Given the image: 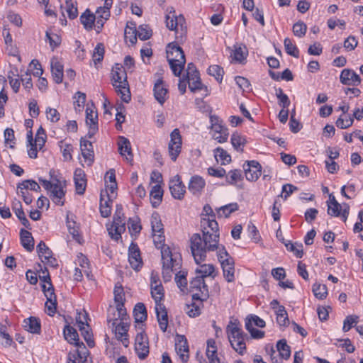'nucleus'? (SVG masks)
Listing matches in <instances>:
<instances>
[{
	"label": "nucleus",
	"mask_w": 363,
	"mask_h": 363,
	"mask_svg": "<svg viewBox=\"0 0 363 363\" xmlns=\"http://www.w3.org/2000/svg\"><path fill=\"white\" fill-rule=\"evenodd\" d=\"M203 211L208 218H201L202 235L194 233L190 238L191 252L198 264L206 259L208 252L215 251L218 248L220 236L218 224L215 220V214L211 207L208 204L205 205Z\"/></svg>",
	"instance_id": "obj_1"
},
{
	"label": "nucleus",
	"mask_w": 363,
	"mask_h": 363,
	"mask_svg": "<svg viewBox=\"0 0 363 363\" xmlns=\"http://www.w3.org/2000/svg\"><path fill=\"white\" fill-rule=\"evenodd\" d=\"M55 171L50 172V181L39 178L41 185L48 191V194L51 200L60 206L65 204V196L67 186L66 180L62 177L55 174Z\"/></svg>",
	"instance_id": "obj_2"
},
{
	"label": "nucleus",
	"mask_w": 363,
	"mask_h": 363,
	"mask_svg": "<svg viewBox=\"0 0 363 363\" xmlns=\"http://www.w3.org/2000/svg\"><path fill=\"white\" fill-rule=\"evenodd\" d=\"M167 58L173 74L179 77L186 62L185 55L182 48L172 42L167 47Z\"/></svg>",
	"instance_id": "obj_3"
},
{
	"label": "nucleus",
	"mask_w": 363,
	"mask_h": 363,
	"mask_svg": "<svg viewBox=\"0 0 363 363\" xmlns=\"http://www.w3.org/2000/svg\"><path fill=\"white\" fill-rule=\"evenodd\" d=\"M227 333L232 347L238 353L243 355L246 351L245 340L249 339L247 335L244 333L238 323L233 321L227 326Z\"/></svg>",
	"instance_id": "obj_4"
},
{
	"label": "nucleus",
	"mask_w": 363,
	"mask_h": 363,
	"mask_svg": "<svg viewBox=\"0 0 363 363\" xmlns=\"http://www.w3.org/2000/svg\"><path fill=\"white\" fill-rule=\"evenodd\" d=\"M128 315L127 314L121 317L114 318L111 319L108 317V322L111 325V327L114 331L116 337L118 340L122 341L124 346L127 347L129 341L126 337L128 335V330L129 328V324L127 322Z\"/></svg>",
	"instance_id": "obj_5"
},
{
	"label": "nucleus",
	"mask_w": 363,
	"mask_h": 363,
	"mask_svg": "<svg viewBox=\"0 0 363 363\" xmlns=\"http://www.w3.org/2000/svg\"><path fill=\"white\" fill-rule=\"evenodd\" d=\"M169 13L166 15V26L172 30H175L176 34H179L180 30V36L182 37L186 33L185 18L182 15L176 16L175 11L172 7L167 9Z\"/></svg>",
	"instance_id": "obj_6"
},
{
	"label": "nucleus",
	"mask_w": 363,
	"mask_h": 363,
	"mask_svg": "<svg viewBox=\"0 0 363 363\" xmlns=\"http://www.w3.org/2000/svg\"><path fill=\"white\" fill-rule=\"evenodd\" d=\"M190 289L192 292V299L203 301L209 296L208 286L202 277H196L190 282Z\"/></svg>",
	"instance_id": "obj_7"
},
{
	"label": "nucleus",
	"mask_w": 363,
	"mask_h": 363,
	"mask_svg": "<svg viewBox=\"0 0 363 363\" xmlns=\"http://www.w3.org/2000/svg\"><path fill=\"white\" fill-rule=\"evenodd\" d=\"M64 337L68 342L78 347L77 351L78 357L88 354V350L82 342H79L78 333L74 328L66 325L64 329Z\"/></svg>",
	"instance_id": "obj_8"
},
{
	"label": "nucleus",
	"mask_w": 363,
	"mask_h": 363,
	"mask_svg": "<svg viewBox=\"0 0 363 363\" xmlns=\"http://www.w3.org/2000/svg\"><path fill=\"white\" fill-rule=\"evenodd\" d=\"M162 260L163 264L162 275L165 281H169L172 277V272L175 269L176 260L174 261L172 254L169 248L162 250Z\"/></svg>",
	"instance_id": "obj_9"
},
{
	"label": "nucleus",
	"mask_w": 363,
	"mask_h": 363,
	"mask_svg": "<svg viewBox=\"0 0 363 363\" xmlns=\"http://www.w3.org/2000/svg\"><path fill=\"white\" fill-rule=\"evenodd\" d=\"M182 137L179 129L175 128L171 133L169 143V153L171 159L175 161L181 152Z\"/></svg>",
	"instance_id": "obj_10"
},
{
	"label": "nucleus",
	"mask_w": 363,
	"mask_h": 363,
	"mask_svg": "<svg viewBox=\"0 0 363 363\" xmlns=\"http://www.w3.org/2000/svg\"><path fill=\"white\" fill-rule=\"evenodd\" d=\"M135 350L140 359H145L149 354V341L147 336L143 333L135 337Z\"/></svg>",
	"instance_id": "obj_11"
},
{
	"label": "nucleus",
	"mask_w": 363,
	"mask_h": 363,
	"mask_svg": "<svg viewBox=\"0 0 363 363\" xmlns=\"http://www.w3.org/2000/svg\"><path fill=\"white\" fill-rule=\"evenodd\" d=\"M243 169L245 177L248 181L255 182L261 175L262 167L257 161H247L243 164Z\"/></svg>",
	"instance_id": "obj_12"
},
{
	"label": "nucleus",
	"mask_w": 363,
	"mask_h": 363,
	"mask_svg": "<svg viewBox=\"0 0 363 363\" xmlns=\"http://www.w3.org/2000/svg\"><path fill=\"white\" fill-rule=\"evenodd\" d=\"M86 123L89 126L87 135L91 138L98 130V114L92 107L87 106L86 108Z\"/></svg>",
	"instance_id": "obj_13"
},
{
	"label": "nucleus",
	"mask_w": 363,
	"mask_h": 363,
	"mask_svg": "<svg viewBox=\"0 0 363 363\" xmlns=\"http://www.w3.org/2000/svg\"><path fill=\"white\" fill-rule=\"evenodd\" d=\"M128 261L131 267L135 270H139L143 266L140 250L137 245L133 243L129 247Z\"/></svg>",
	"instance_id": "obj_14"
},
{
	"label": "nucleus",
	"mask_w": 363,
	"mask_h": 363,
	"mask_svg": "<svg viewBox=\"0 0 363 363\" xmlns=\"http://www.w3.org/2000/svg\"><path fill=\"white\" fill-rule=\"evenodd\" d=\"M175 350L183 362L189 359V345L184 335H177L175 342Z\"/></svg>",
	"instance_id": "obj_15"
},
{
	"label": "nucleus",
	"mask_w": 363,
	"mask_h": 363,
	"mask_svg": "<svg viewBox=\"0 0 363 363\" xmlns=\"http://www.w3.org/2000/svg\"><path fill=\"white\" fill-rule=\"evenodd\" d=\"M169 186L170 192L174 199L179 200L183 199L186 192V187L178 175L170 180Z\"/></svg>",
	"instance_id": "obj_16"
},
{
	"label": "nucleus",
	"mask_w": 363,
	"mask_h": 363,
	"mask_svg": "<svg viewBox=\"0 0 363 363\" xmlns=\"http://www.w3.org/2000/svg\"><path fill=\"white\" fill-rule=\"evenodd\" d=\"M113 294L118 317H124V315H126V309L124 307L125 294L123 286L121 285H116Z\"/></svg>",
	"instance_id": "obj_17"
},
{
	"label": "nucleus",
	"mask_w": 363,
	"mask_h": 363,
	"mask_svg": "<svg viewBox=\"0 0 363 363\" xmlns=\"http://www.w3.org/2000/svg\"><path fill=\"white\" fill-rule=\"evenodd\" d=\"M153 91L155 99L162 105L168 98V89L162 78L158 79L155 83Z\"/></svg>",
	"instance_id": "obj_18"
},
{
	"label": "nucleus",
	"mask_w": 363,
	"mask_h": 363,
	"mask_svg": "<svg viewBox=\"0 0 363 363\" xmlns=\"http://www.w3.org/2000/svg\"><path fill=\"white\" fill-rule=\"evenodd\" d=\"M84 319L82 320L81 314L79 313L78 316L76 318L77 323L78 324V327L79 330L81 331V334L83 336L84 340L86 342L88 346L89 347H93L94 346V341L92 338V334L89 332V326L88 324H85L86 316L84 315Z\"/></svg>",
	"instance_id": "obj_19"
},
{
	"label": "nucleus",
	"mask_w": 363,
	"mask_h": 363,
	"mask_svg": "<svg viewBox=\"0 0 363 363\" xmlns=\"http://www.w3.org/2000/svg\"><path fill=\"white\" fill-rule=\"evenodd\" d=\"M248 55L247 47L242 43H237L233 45L230 52V57L236 62L242 63Z\"/></svg>",
	"instance_id": "obj_20"
},
{
	"label": "nucleus",
	"mask_w": 363,
	"mask_h": 363,
	"mask_svg": "<svg viewBox=\"0 0 363 363\" xmlns=\"http://www.w3.org/2000/svg\"><path fill=\"white\" fill-rule=\"evenodd\" d=\"M74 181L76 192L80 195L84 194L86 186V179L85 173L82 169L78 168L74 171Z\"/></svg>",
	"instance_id": "obj_21"
},
{
	"label": "nucleus",
	"mask_w": 363,
	"mask_h": 363,
	"mask_svg": "<svg viewBox=\"0 0 363 363\" xmlns=\"http://www.w3.org/2000/svg\"><path fill=\"white\" fill-rule=\"evenodd\" d=\"M151 295L155 300L156 305L160 303V301L164 298V289L160 281L155 277L151 278Z\"/></svg>",
	"instance_id": "obj_22"
},
{
	"label": "nucleus",
	"mask_w": 363,
	"mask_h": 363,
	"mask_svg": "<svg viewBox=\"0 0 363 363\" xmlns=\"http://www.w3.org/2000/svg\"><path fill=\"white\" fill-rule=\"evenodd\" d=\"M80 147L83 157L88 162V165H91L94 157L92 143L84 138H81Z\"/></svg>",
	"instance_id": "obj_23"
},
{
	"label": "nucleus",
	"mask_w": 363,
	"mask_h": 363,
	"mask_svg": "<svg viewBox=\"0 0 363 363\" xmlns=\"http://www.w3.org/2000/svg\"><path fill=\"white\" fill-rule=\"evenodd\" d=\"M206 185L205 180L200 176H194L189 183V190L194 195L199 196L203 191Z\"/></svg>",
	"instance_id": "obj_24"
},
{
	"label": "nucleus",
	"mask_w": 363,
	"mask_h": 363,
	"mask_svg": "<svg viewBox=\"0 0 363 363\" xmlns=\"http://www.w3.org/2000/svg\"><path fill=\"white\" fill-rule=\"evenodd\" d=\"M50 66L53 80L57 84L62 83L64 76L63 65L57 58H52L51 60Z\"/></svg>",
	"instance_id": "obj_25"
},
{
	"label": "nucleus",
	"mask_w": 363,
	"mask_h": 363,
	"mask_svg": "<svg viewBox=\"0 0 363 363\" xmlns=\"http://www.w3.org/2000/svg\"><path fill=\"white\" fill-rule=\"evenodd\" d=\"M118 151L122 156H126L128 161L133 160V153L130 143L128 138L120 136L118 142Z\"/></svg>",
	"instance_id": "obj_26"
},
{
	"label": "nucleus",
	"mask_w": 363,
	"mask_h": 363,
	"mask_svg": "<svg viewBox=\"0 0 363 363\" xmlns=\"http://www.w3.org/2000/svg\"><path fill=\"white\" fill-rule=\"evenodd\" d=\"M360 82L359 76L354 71L347 69L342 70V84L355 86Z\"/></svg>",
	"instance_id": "obj_27"
},
{
	"label": "nucleus",
	"mask_w": 363,
	"mask_h": 363,
	"mask_svg": "<svg viewBox=\"0 0 363 363\" xmlns=\"http://www.w3.org/2000/svg\"><path fill=\"white\" fill-rule=\"evenodd\" d=\"M218 248L215 250H218V259L220 262L221 267L235 264L233 258L228 254L225 247L222 245H219V242H218Z\"/></svg>",
	"instance_id": "obj_28"
},
{
	"label": "nucleus",
	"mask_w": 363,
	"mask_h": 363,
	"mask_svg": "<svg viewBox=\"0 0 363 363\" xmlns=\"http://www.w3.org/2000/svg\"><path fill=\"white\" fill-rule=\"evenodd\" d=\"M155 311L159 326L163 332H165L168 325L167 313L165 308L162 304L157 303V305L155 306Z\"/></svg>",
	"instance_id": "obj_29"
},
{
	"label": "nucleus",
	"mask_w": 363,
	"mask_h": 363,
	"mask_svg": "<svg viewBox=\"0 0 363 363\" xmlns=\"http://www.w3.org/2000/svg\"><path fill=\"white\" fill-rule=\"evenodd\" d=\"M20 235L23 247L28 252L33 251L34 249V239L32 234L26 230L21 229Z\"/></svg>",
	"instance_id": "obj_30"
},
{
	"label": "nucleus",
	"mask_w": 363,
	"mask_h": 363,
	"mask_svg": "<svg viewBox=\"0 0 363 363\" xmlns=\"http://www.w3.org/2000/svg\"><path fill=\"white\" fill-rule=\"evenodd\" d=\"M24 328L31 333L39 334L40 333L41 325L39 319L35 317H30L23 321Z\"/></svg>",
	"instance_id": "obj_31"
},
{
	"label": "nucleus",
	"mask_w": 363,
	"mask_h": 363,
	"mask_svg": "<svg viewBox=\"0 0 363 363\" xmlns=\"http://www.w3.org/2000/svg\"><path fill=\"white\" fill-rule=\"evenodd\" d=\"M105 194L103 191L101 192V200H100V213L102 217L107 218L111 215L113 199L112 196H108L106 200L104 199Z\"/></svg>",
	"instance_id": "obj_32"
},
{
	"label": "nucleus",
	"mask_w": 363,
	"mask_h": 363,
	"mask_svg": "<svg viewBox=\"0 0 363 363\" xmlns=\"http://www.w3.org/2000/svg\"><path fill=\"white\" fill-rule=\"evenodd\" d=\"M206 353L210 363H220V359L217 356V347L214 340L210 339L207 341Z\"/></svg>",
	"instance_id": "obj_33"
},
{
	"label": "nucleus",
	"mask_w": 363,
	"mask_h": 363,
	"mask_svg": "<svg viewBox=\"0 0 363 363\" xmlns=\"http://www.w3.org/2000/svg\"><path fill=\"white\" fill-rule=\"evenodd\" d=\"M113 86H115L116 91L118 94H121V98L122 101L125 103L129 102L130 100V94L129 88L128 86V82L125 78L123 79V82L121 84H116L112 83Z\"/></svg>",
	"instance_id": "obj_34"
},
{
	"label": "nucleus",
	"mask_w": 363,
	"mask_h": 363,
	"mask_svg": "<svg viewBox=\"0 0 363 363\" xmlns=\"http://www.w3.org/2000/svg\"><path fill=\"white\" fill-rule=\"evenodd\" d=\"M61 9L62 10V14L64 15L63 10H65L70 19H74L78 16L76 0H65V4L61 6Z\"/></svg>",
	"instance_id": "obj_35"
},
{
	"label": "nucleus",
	"mask_w": 363,
	"mask_h": 363,
	"mask_svg": "<svg viewBox=\"0 0 363 363\" xmlns=\"http://www.w3.org/2000/svg\"><path fill=\"white\" fill-rule=\"evenodd\" d=\"M150 195L151 199H153L151 201L152 207L157 208L160 204L163 196V190L160 185H155L152 188Z\"/></svg>",
	"instance_id": "obj_36"
},
{
	"label": "nucleus",
	"mask_w": 363,
	"mask_h": 363,
	"mask_svg": "<svg viewBox=\"0 0 363 363\" xmlns=\"http://www.w3.org/2000/svg\"><path fill=\"white\" fill-rule=\"evenodd\" d=\"M133 315L136 323H143L147 319V311L143 303L135 305L133 310Z\"/></svg>",
	"instance_id": "obj_37"
},
{
	"label": "nucleus",
	"mask_w": 363,
	"mask_h": 363,
	"mask_svg": "<svg viewBox=\"0 0 363 363\" xmlns=\"http://www.w3.org/2000/svg\"><path fill=\"white\" fill-rule=\"evenodd\" d=\"M130 25L128 24L125 28V39L126 41H129L131 45H134L137 42V29L135 24L130 23Z\"/></svg>",
	"instance_id": "obj_38"
},
{
	"label": "nucleus",
	"mask_w": 363,
	"mask_h": 363,
	"mask_svg": "<svg viewBox=\"0 0 363 363\" xmlns=\"http://www.w3.org/2000/svg\"><path fill=\"white\" fill-rule=\"evenodd\" d=\"M95 20V16L93 13H91L88 10L83 13L80 16L81 23L87 30L92 29Z\"/></svg>",
	"instance_id": "obj_39"
},
{
	"label": "nucleus",
	"mask_w": 363,
	"mask_h": 363,
	"mask_svg": "<svg viewBox=\"0 0 363 363\" xmlns=\"http://www.w3.org/2000/svg\"><path fill=\"white\" fill-rule=\"evenodd\" d=\"M113 223H116V225H119V229L121 230H125V217L123 213V207L121 205H117L116 212L113 216Z\"/></svg>",
	"instance_id": "obj_40"
},
{
	"label": "nucleus",
	"mask_w": 363,
	"mask_h": 363,
	"mask_svg": "<svg viewBox=\"0 0 363 363\" xmlns=\"http://www.w3.org/2000/svg\"><path fill=\"white\" fill-rule=\"evenodd\" d=\"M231 143L236 150L242 152L243 147L246 143V139L240 134L234 133L231 136Z\"/></svg>",
	"instance_id": "obj_41"
},
{
	"label": "nucleus",
	"mask_w": 363,
	"mask_h": 363,
	"mask_svg": "<svg viewBox=\"0 0 363 363\" xmlns=\"http://www.w3.org/2000/svg\"><path fill=\"white\" fill-rule=\"evenodd\" d=\"M150 223L152 227V233L164 231L163 224L162 223L160 216L158 213L154 212L150 218Z\"/></svg>",
	"instance_id": "obj_42"
},
{
	"label": "nucleus",
	"mask_w": 363,
	"mask_h": 363,
	"mask_svg": "<svg viewBox=\"0 0 363 363\" xmlns=\"http://www.w3.org/2000/svg\"><path fill=\"white\" fill-rule=\"evenodd\" d=\"M214 157L217 162H220L221 164H228L231 161L230 155L223 148L217 147L215 150Z\"/></svg>",
	"instance_id": "obj_43"
},
{
	"label": "nucleus",
	"mask_w": 363,
	"mask_h": 363,
	"mask_svg": "<svg viewBox=\"0 0 363 363\" xmlns=\"http://www.w3.org/2000/svg\"><path fill=\"white\" fill-rule=\"evenodd\" d=\"M277 347L281 358L287 359L290 357V347L287 345L286 340L282 339L278 341Z\"/></svg>",
	"instance_id": "obj_44"
},
{
	"label": "nucleus",
	"mask_w": 363,
	"mask_h": 363,
	"mask_svg": "<svg viewBox=\"0 0 363 363\" xmlns=\"http://www.w3.org/2000/svg\"><path fill=\"white\" fill-rule=\"evenodd\" d=\"M123 79H126V74L123 69V67H119V65H116V67L113 69L112 72V81L113 83L116 84H121L123 82Z\"/></svg>",
	"instance_id": "obj_45"
},
{
	"label": "nucleus",
	"mask_w": 363,
	"mask_h": 363,
	"mask_svg": "<svg viewBox=\"0 0 363 363\" xmlns=\"http://www.w3.org/2000/svg\"><path fill=\"white\" fill-rule=\"evenodd\" d=\"M238 209L237 203H231L228 205L221 206L218 209V214L220 217H228L232 213Z\"/></svg>",
	"instance_id": "obj_46"
},
{
	"label": "nucleus",
	"mask_w": 363,
	"mask_h": 363,
	"mask_svg": "<svg viewBox=\"0 0 363 363\" xmlns=\"http://www.w3.org/2000/svg\"><path fill=\"white\" fill-rule=\"evenodd\" d=\"M196 272L198 274H200L203 279L207 277H215V268L213 264H202L199 267V269H196Z\"/></svg>",
	"instance_id": "obj_47"
},
{
	"label": "nucleus",
	"mask_w": 363,
	"mask_h": 363,
	"mask_svg": "<svg viewBox=\"0 0 363 363\" xmlns=\"http://www.w3.org/2000/svg\"><path fill=\"white\" fill-rule=\"evenodd\" d=\"M359 316L357 315H347L343 322L342 330L345 332L349 331L352 328L355 327L359 322Z\"/></svg>",
	"instance_id": "obj_48"
},
{
	"label": "nucleus",
	"mask_w": 363,
	"mask_h": 363,
	"mask_svg": "<svg viewBox=\"0 0 363 363\" xmlns=\"http://www.w3.org/2000/svg\"><path fill=\"white\" fill-rule=\"evenodd\" d=\"M284 48L286 53L291 56L298 58L299 57V51L297 47L293 44L291 39L286 38L284 41Z\"/></svg>",
	"instance_id": "obj_49"
},
{
	"label": "nucleus",
	"mask_w": 363,
	"mask_h": 363,
	"mask_svg": "<svg viewBox=\"0 0 363 363\" xmlns=\"http://www.w3.org/2000/svg\"><path fill=\"white\" fill-rule=\"evenodd\" d=\"M152 236L153 242L155 247L158 249H161V252L162 251V250L169 248V247L164 245L165 236L164 235V231H162V233H152Z\"/></svg>",
	"instance_id": "obj_50"
},
{
	"label": "nucleus",
	"mask_w": 363,
	"mask_h": 363,
	"mask_svg": "<svg viewBox=\"0 0 363 363\" xmlns=\"http://www.w3.org/2000/svg\"><path fill=\"white\" fill-rule=\"evenodd\" d=\"M242 179L241 170L234 169L230 171L226 175V182L231 185L235 184L238 182Z\"/></svg>",
	"instance_id": "obj_51"
},
{
	"label": "nucleus",
	"mask_w": 363,
	"mask_h": 363,
	"mask_svg": "<svg viewBox=\"0 0 363 363\" xmlns=\"http://www.w3.org/2000/svg\"><path fill=\"white\" fill-rule=\"evenodd\" d=\"M37 252L42 262H45L43 259L52 254V250L43 241H40L37 245Z\"/></svg>",
	"instance_id": "obj_52"
},
{
	"label": "nucleus",
	"mask_w": 363,
	"mask_h": 363,
	"mask_svg": "<svg viewBox=\"0 0 363 363\" xmlns=\"http://www.w3.org/2000/svg\"><path fill=\"white\" fill-rule=\"evenodd\" d=\"M312 290L314 294V296L318 299L325 298L328 294L326 286L318 283H315L313 285Z\"/></svg>",
	"instance_id": "obj_53"
},
{
	"label": "nucleus",
	"mask_w": 363,
	"mask_h": 363,
	"mask_svg": "<svg viewBox=\"0 0 363 363\" xmlns=\"http://www.w3.org/2000/svg\"><path fill=\"white\" fill-rule=\"evenodd\" d=\"M202 302L203 301H199V304L192 303L191 304L186 305L185 311L189 317L194 318L201 314L200 306L202 304Z\"/></svg>",
	"instance_id": "obj_54"
},
{
	"label": "nucleus",
	"mask_w": 363,
	"mask_h": 363,
	"mask_svg": "<svg viewBox=\"0 0 363 363\" xmlns=\"http://www.w3.org/2000/svg\"><path fill=\"white\" fill-rule=\"evenodd\" d=\"M208 73L209 75L213 76L218 82H221L224 71L222 67L219 65H211L208 69Z\"/></svg>",
	"instance_id": "obj_55"
},
{
	"label": "nucleus",
	"mask_w": 363,
	"mask_h": 363,
	"mask_svg": "<svg viewBox=\"0 0 363 363\" xmlns=\"http://www.w3.org/2000/svg\"><path fill=\"white\" fill-rule=\"evenodd\" d=\"M210 121L211 123V128L214 133H220V132L224 131V130H228L217 116H211L210 117Z\"/></svg>",
	"instance_id": "obj_56"
},
{
	"label": "nucleus",
	"mask_w": 363,
	"mask_h": 363,
	"mask_svg": "<svg viewBox=\"0 0 363 363\" xmlns=\"http://www.w3.org/2000/svg\"><path fill=\"white\" fill-rule=\"evenodd\" d=\"M18 189H30L37 192L40 191V185L35 181L32 179H28L22 182L18 185Z\"/></svg>",
	"instance_id": "obj_57"
},
{
	"label": "nucleus",
	"mask_w": 363,
	"mask_h": 363,
	"mask_svg": "<svg viewBox=\"0 0 363 363\" xmlns=\"http://www.w3.org/2000/svg\"><path fill=\"white\" fill-rule=\"evenodd\" d=\"M104 56V46L102 43H98L95 47L93 54L92 58L95 65L98 62H100Z\"/></svg>",
	"instance_id": "obj_58"
},
{
	"label": "nucleus",
	"mask_w": 363,
	"mask_h": 363,
	"mask_svg": "<svg viewBox=\"0 0 363 363\" xmlns=\"http://www.w3.org/2000/svg\"><path fill=\"white\" fill-rule=\"evenodd\" d=\"M276 96L279 99V104L282 108H288L290 105V100L286 94L283 92V90L279 88L276 91Z\"/></svg>",
	"instance_id": "obj_59"
},
{
	"label": "nucleus",
	"mask_w": 363,
	"mask_h": 363,
	"mask_svg": "<svg viewBox=\"0 0 363 363\" xmlns=\"http://www.w3.org/2000/svg\"><path fill=\"white\" fill-rule=\"evenodd\" d=\"M186 272L184 271H179L175 276V281L178 287L184 291L187 286Z\"/></svg>",
	"instance_id": "obj_60"
},
{
	"label": "nucleus",
	"mask_w": 363,
	"mask_h": 363,
	"mask_svg": "<svg viewBox=\"0 0 363 363\" xmlns=\"http://www.w3.org/2000/svg\"><path fill=\"white\" fill-rule=\"evenodd\" d=\"M138 37L141 40H146L152 36V30L150 29L148 26L142 25L138 27L137 30Z\"/></svg>",
	"instance_id": "obj_61"
},
{
	"label": "nucleus",
	"mask_w": 363,
	"mask_h": 363,
	"mask_svg": "<svg viewBox=\"0 0 363 363\" xmlns=\"http://www.w3.org/2000/svg\"><path fill=\"white\" fill-rule=\"evenodd\" d=\"M288 250L293 252L296 257L301 258L303 256V245L302 244L289 242L285 244Z\"/></svg>",
	"instance_id": "obj_62"
},
{
	"label": "nucleus",
	"mask_w": 363,
	"mask_h": 363,
	"mask_svg": "<svg viewBox=\"0 0 363 363\" xmlns=\"http://www.w3.org/2000/svg\"><path fill=\"white\" fill-rule=\"evenodd\" d=\"M76 101L74 102L76 111L80 112L84 108L86 101V94L84 93L77 91L75 95Z\"/></svg>",
	"instance_id": "obj_63"
},
{
	"label": "nucleus",
	"mask_w": 363,
	"mask_h": 363,
	"mask_svg": "<svg viewBox=\"0 0 363 363\" xmlns=\"http://www.w3.org/2000/svg\"><path fill=\"white\" fill-rule=\"evenodd\" d=\"M307 30L306 25L302 22L298 21L293 26V33L296 36L303 37L305 35Z\"/></svg>",
	"instance_id": "obj_64"
}]
</instances>
